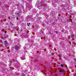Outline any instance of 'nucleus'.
<instances>
[{"mask_svg":"<svg viewBox=\"0 0 76 76\" xmlns=\"http://www.w3.org/2000/svg\"><path fill=\"white\" fill-rule=\"evenodd\" d=\"M74 60H75V61H76V59H74Z\"/></svg>","mask_w":76,"mask_h":76,"instance_id":"obj_16","label":"nucleus"},{"mask_svg":"<svg viewBox=\"0 0 76 76\" xmlns=\"http://www.w3.org/2000/svg\"><path fill=\"white\" fill-rule=\"evenodd\" d=\"M71 37H72V38L74 37V35H73L72 34V35H71Z\"/></svg>","mask_w":76,"mask_h":76,"instance_id":"obj_7","label":"nucleus"},{"mask_svg":"<svg viewBox=\"0 0 76 76\" xmlns=\"http://www.w3.org/2000/svg\"><path fill=\"white\" fill-rule=\"evenodd\" d=\"M15 75H16V76H18V75H19V74H18L15 73Z\"/></svg>","mask_w":76,"mask_h":76,"instance_id":"obj_11","label":"nucleus"},{"mask_svg":"<svg viewBox=\"0 0 76 76\" xmlns=\"http://www.w3.org/2000/svg\"><path fill=\"white\" fill-rule=\"evenodd\" d=\"M10 70H12V68H11V67H10Z\"/></svg>","mask_w":76,"mask_h":76,"instance_id":"obj_12","label":"nucleus"},{"mask_svg":"<svg viewBox=\"0 0 76 76\" xmlns=\"http://www.w3.org/2000/svg\"><path fill=\"white\" fill-rule=\"evenodd\" d=\"M22 76H25V74L23 73L21 75Z\"/></svg>","mask_w":76,"mask_h":76,"instance_id":"obj_8","label":"nucleus"},{"mask_svg":"<svg viewBox=\"0 0 76 76\" xmlns=\"http://www.w3.org/2000/svg\"><path fill=\"white\" fill-rule=\"evenodd\" d=\"M51 34V32H49V34Z\"/></svg>","mask_w":76,"mask_h":76,"instance_id":"obj_15","label":"nucleus"},{"mask_svg":"<svg viewBox=\"0 0 76 76\" xmlns=\"http://www.w3.org/2000/svg\"><path fill=\"white\" fill-rule=\"evenodd\" d=\"M61 67H65V66L63 64H61Z\"/></svg>","mask_w":76,"mask_h":76,"instance_id":"obj_6","label":"nucleus"},{"mask_svg":"<svg viewBox=\"0 0 76 76\" xmlns=\"http://www.w3.org/2000/svg\"><path fill=\"white\" fill-rule=\"evenodd\" d=\"M26 6L29 8V9H30L31 7H32V6L30 5L28 3H26Z\"/></svg>","mask_w":76,"mask_h":76,"instance_id":"obj_2","label":"nucleus"},{"mask_svg":"<svg viewBox=\"0 0 76 76\" xmlns=\"http://www.w3.org/2000/svg\"><path fill=\"white\" fill-rule=\"evenodd\" d=\"M4 45L5 46H7V45H8V42H7L6 41H5L4 42Z\"/></svg>","mask_w":76,"mask_h":76,"instance_id":"obj_3","label":"nucleus"},{"mask_svg":"<svg viewBox=\"0 0 76 76\" xmlns=\"http://www.w3.org/2000/svg\"><path fill=\"white\" fill-rule=\"evenodd\" d=\"M15 49L16 50H19V47L18 46H15Z\"/></svg>","mask_w":76,"mask_h":76,"instance_id":"obj_4","label":"nucleus"},{"mask_svg":"<svg viewBox=\"0 0 76 76\" xmlns=\"http://www.w3.org/2000/svg\"><path fill=\"white\" fill-rule=\"evenodd\" d=\"M37 28H39V26H37Z\"/></svg>","mask_w":76,"mask_h":76,"instance_id":"obj_13","label":"nucleus"},{"mask_svg":"<svg viewBox=\"0 0 76 76\" xmlns=\"http://www.w3.org/2000/svg\"><path fill=\"white\" fill-rule=\"evenodd\" d=\"M21 59L23 60H25V56H22L21 58Z\"/></svg>","mask_w":76,"mask_h":76,"instance_id":"obj_5","label":"nucleus"},{"mask_svg":"<svg viewBox=\"0 0 76 76\" xmlns=\"http://www.w3.org/2000/svg\"><path fill=\"white\" fill-rule=\"evenodd\" d=\"M42 3H41L40 1H38L36 3V4L39 6V7H42Z\"/></svg>","mask_w":76,"mask_h":76,"instance_id":"obj_1","label":"nucleus"},{"mask_svg":"<svg viewBox=\"0 0 76 76\" xmlns=\"http://www.w3.org/2000/svg\"><path fill=\"white\" fill-rule=\"evenodd\" d=\"M59 72H60L61 73V72H63V71L62 70H60Z\"/></svg>","mask_w":76,"mask_h":76,"instance_id":"obj_9","label":"nucleus"},{"mask_svg":"<svg viewBox=\"0 0 76 76\" xmlns=\"http://www.w3.org/2000/svg\"><path fill=\"white\" fill-rule=\"evenodd\" d=\"M27 26H29V24L28 23H27Z\"/></svg>","mask_w":76,"mask_h":76,"instance_id":"obj_14","label":"nucleus"},{"mask_svg":"<svg viewBox=\"0 0 76 76\" xmlns=\"http://www.w3.org/2000/svg\"><path fill=\"white\" fill-rule=\"evenodd\" d=\"M55 33L56 34H58V31H55Z\"/></svg>","mask_w":76,"mask_h":76,"instance_id":"obj_10","label":"nucleus"},{"mask_svg":"<svg viewBox=\"0 0 76 76\" xmlns=\"http://www.w3.org/2000/svg\"><path fill=\"white\" fill-rule=\"evenodd\" d=\"M15 62L16 63V61H15Z\"/></svg>","mask_w":76,"mask_h":76,"instance_id":"obj_20","label":"nucleus"},{"mask_svg":"<svg viewBox=\"0 0 76 76\" xmlns=\"http://www.w3.org/2000/svg\"><path fill=\"white\" fill-rule=\"evenodd\" d=\"M17 15H18V13H17Z\"/></svg>","mask_w":76,"mask_h":76,"instance_id":"obj_17","label":"nucleus"},{"mask_svg":"<svg viewBox=\"0 0 76 76\" xmlns=\"http://www.w3.org/2000/svg\"><path fill=\"white\" fill-rule=\"evenodd\" d=\"M26 52H27V51H26Z\"/></svg>","mask_w":76,"mask_h":76,"instance_id":"obj_18","label":"nucleus"},{"mask_svg":"<svg viewBox=\"0 0 76 76\" xmlns=\"http://www.w3.org/2000/svg\"><path fill=\"white\" fill-rule=\"evenodd\" d=\"M29 24H30V23H29Z\"/></svg>","mask_w":76,"mask_h":76,"instance_id":"obj_19","label":"nucleus"}]
</instances>
